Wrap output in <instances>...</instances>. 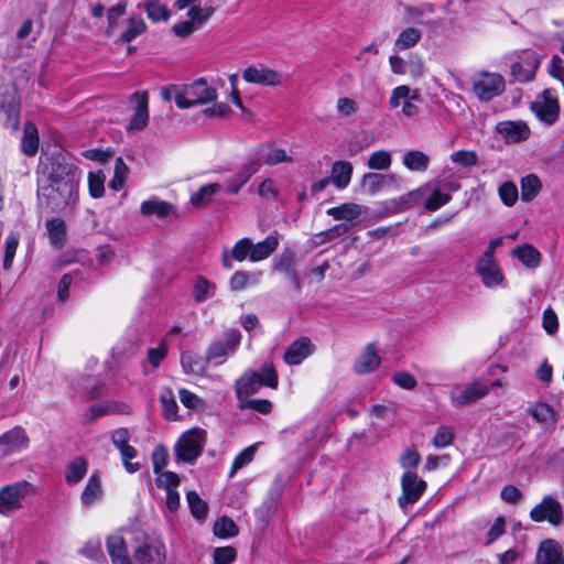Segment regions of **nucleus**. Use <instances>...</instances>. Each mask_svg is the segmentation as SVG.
Listing matches in <instances>:
<instances>
[{"label": "nucleus", "instance_id": "f257e3e1", "mask_svg": "<svg viewBox=\"0 0 564 564\" xmlns=\"http://www.w3.org/2000/svg\"><path fill=\"white\" fill-rule=\"evenodd\" d=\"M75 187L74 178H40L37 197L52 212H58L70 203Z\"/></svg>", "mask_w": 564, "mask_h": 564}, {"label": "nucleus", "instance_id": "f03ea898", "mask_svg": "<svg viewBox=\"0 0 564 564\" xmlns=\"http://www.w3.org/2000/svg\"><path fill=\"white\" fill-rule=\"evenodd\" d=\"M278 373L273 365L265 364L260 371L246 370L235 382V391L239 401L257 393L261 387L275 389L278 387Z\"/></svg>", "mask_w": 564, "mask_h": 564}, {"label": "nucleus", "instance_id": "7ed1b4c3", "mask_svg": "<svg viewBox=\"0 0 564 564\" xmlns=\"http://www.w3.org/2000/svg\"><path fill=\"white\" fill-rule=\"evenodd\" d=\"M217 96L215 87L208 85L204 78H198L178 88L174 95V101L180 109H188L215 101Z\"/></svg>", "mask_w": 564, "mask_h": 564}, {"label": "nucleus", "instance_id": "20e7f679", "mask_svg": "<svg viewBox=\"0 0 564 564\" xmlns=\"http://www.w3.org/2000/svg\"><path fill=\"white\" fill-rule=\"evenodd\" d=\"M205 443V430L195 427L184 432L175 444L176 458L187 464H194L200 456Z\"/></svg>", "mask_w": 564, "mask_h": 564}, {"label": "nucleus", "instance_id": "39448f33", "mask_svg": "<svg viewBox=\"0 0 564 564\" xmlns=\"http://www.w3.org/2000/svg\"><path fill=\"white\" fill-rule=\"evenodd\" d=\"M132 560L134 564H164L166 560L164 542L158 536L144 534L133 549Z\"/></svg>", "mask_w": 564, "mask_h": 564}, {"label": "nucleus", "instance_id": "423d86ee", "mask_svg": "<svg viewBox=\"0 0 564 564\" xmlns=\"http://www.w3.org/2000/svg\"><path fill=\"white\" fill-rule=\"evenodd\" d=\"M241 333L236 328L224 332L220 339L213 341L206 351V361L216 366L223 365L230 355H234L240 345Z\"/></svg>", "mask_w": 564, "mask_h": 564}, {"label": "nucleus", "instance_id": "0eeeda50", "mask_svg": "<svg viewBox=\"0 0 564 564\" xmlns=\"http://www.w3.org/2000/svg\"><path fill=\"white\" fill-rule=\"evenodd\" d=\"M32 485L26 480H20L6 485L0 489V514L11 516L22 508L24 498L29 495Z\"/></svg>", "mask_w": 564, "mask_h": 564}, {"label": "nucleus", "instance_id": "6e6552de", "mask_svg": "<svg viewBox=\"0 0 564 564\" xmlns=\"http://www.w3.org/2000/svg\"><path fill=\"white\" fill-rule=\"evenodd\" d=\"M473 91L482 101L499 96L506 87L503 77L498 73L478 72L473 77Z\"/></svg>", "mask_w": 564, "mask_h": 564}, {"label": "nucleus", "instance_id": "1a4fd4ad", "mask_svg": "<svg viewBox=\"0 0 564 564\" xmlns=\"http://www.w3.org/2000/svg\"><path fill=\"white\" fill-rule=\"evenodd\" d=\"M531 110L544 124L551 126L560 115V104L553 89L543 90L531 104Z\"/></svg>", "mask_w": 564, "mask_h": 564}, {"label": "nucleus", "instance_id": "9d476101", "mask_svg": "<svg viewBox=\"0 0 564 564\" xmlns=\"http://www.w3.org/2000/svg\"><path fill=\"white\" fill-rule=\"evenodd\" d=\"M530 519L533 522L547 521L551 525L558 527L563 521L562 505L553 496H545L540 503L531 509Z\"/></svg>", "mask_w": 564, "mask_h": 564}, {"label": "nucleus", "instance_id": "9b49d317", "mask_svg": "<svg viewBox=\"0 0 564 564\" xmlns=\"http://www.w3.org/2000/svg\"><path fill=\"white\" fill-rule=\"evenodd\" d=\"M283 162H293L292 155H290L286 150L278 147L274 143H265L259 147L257 151V159L256 161L250 162V166L247 169V173H257L261 163L268 165H276Z\"/></svg>", "mask_w": 564, "mask_h": 564}, {"label": "nucleus", "instance_id": "f8f14e48", "mask_svg": "<svg viewBox=\"0 0 564 564\" xmlns=\"http://www.w3.org/2000/svg\"><path fill=\"white\" fill-rule=\"evenodd\" d=\"M402 495L398 502L401 508L413 505L420 500L426 490V482L419 478L417 474L412 470H405L401 478Z\"/></svg>", "mask_w": 564, "mask_h": 564}, {"label": "nucleus", "instance_id": "ddd939ff", "mask_svg": "<svg viewBox=\"0 0 564 564\" xmlns=\"http://www.w3.org/2000/svg\"><path fill=\"white\" fill-rule=\"evenodd\" d=\"M540 64L539 56L531 50H524L517 55V59L511 63V75L514 80L520 83L533 79L535 70Z\"/></svg>", "mask_w": 564, "mask_h": 564}, {"label": "nucleus", "instance_id": "4468645a", "mask_svg": "<svg viewBox=\"0 0 564 564\" xmlns=\"http://www.w3.org/2000/svg\"><path fill=\"white\" fill-rule=\"evenodd\" d=\"M140 215L143 217L167 219L170 221H176L182 217L173 204L160 199L156 196H151L141 203Z\"/></svg>", "mask_w": 564, "mask_h": 564}, {"label": "nucleus", "instance_id": "2eb2a0df", "mask_svg": "<svg viewBox=\"0 0 564 564\" xmlns=\"http://www.w3.org/2000/svg\"><path fill=\"white\" fill-rule=\"evenodd\" d=\"M242 79L249 84L275 87L283 83V75L263 64L247 67L242 72Z\"/></svg>", "mask_w": 564, "mask_h": 564}, {"label": "nucleus", "instance_id": "dca6fc26", "mask_svg": "<svg viewBox=\"0 0 564 564\" xmlns=\"http://www.w3.org/2000/svg\"><path fill=\"white\" fill-rule=\"evenodd\" d=\"M30 438L22 426H14L0 435V456L8 457L29 447Z\"/></svg>", "mask_w": 564, "mask_h": 564}, {"label": "nucleus", "instance_id": "f3484780", "mask_svg": "<svg viewBox=\"0 0 564 564\" xmlns=\"http://www.w3.org/2000/svg\"><path fill=\"white\" fill-rule=\"evenodd\" d=\"M133 105V116L130 119L127 131L137 132L145 129L149 122V94L148 91H135L130 96Z\"/></svg>", "mask_w": 564, "mask_h": 564}, {"label": "nucleus", "instance_id": "a211bd4d", "mask_svg": "<svg viewBox=\"0 0 564 564\" xmlns=\"http://www.w3.org/2000/svg\"><path fill=\"white\" fill-rule=\"evenodd\" d=\"M475 272L486 288L505 286V276L494 258L480 256L475 263Z\"/></svg>", "mask_w": 564, "mask_h": 564}, {"label": "nucleus", "instance_id": "6ab92c4d", "mask_svg": "<svg viewBox=\"0 0 564 564\" xmlns=\"http://www.w3.org/2000/svg\"><path fill=\"white\" fill-rule=\"evenodd\" d=\"M420 97L417 89H411L406 85H401L392 89L389 105L391 108H397L402 102V115L408 118L415 117L419 113V108L413 104Z\"/></svg>", "mask_w": 564, "mask_h": 564}, {"label": "nucleus", "instance_id": "aec40b11", "mask_svg": "<svg viewBox=\"0 0 564 564\" xmlns=\"http://www.w3.org/2000/svg\"><path fill=\"white\" fill-rule=\"evenodd\" d=\"M495 130L508 144L527 141L531 135L529 126L522 120L500 121L496 124Z\"/></svg>", "mask_w": 564, "mask_h": 564}, {"label": "nucleus", "instance_id": "412c9836", "mask_svg": "<svg viewBox=\"0 0 564 564\" xmlns=\"http://www.w3.org/2000/svg\"><path fill=\"white\" fill-rule=\"evenodd\" d=\"M490 388L479 382H473L465 389H455L451 392L449 398L454 406H464L487 395Z\"/></svg>", "mask_w": 564, "mask_h": 564}, {"label": "nucleus", "instance_id": "4be33fe9", "mask_svg": "<svg viewBox=\"0 0 564 564\" xmlns=\"http://www.w3.org/2000/svg\"><path fill=\"white\" fill-rule=\"evenodd\" d=\"M535 561L538 564H564L562 546L553 539L543 540L538 547Z\"/></svg>", "mask_w": 564, "mask_h": 564}, {"label": "nucleus", "instance_id": "5701e85b", "mask_svg": "<svg viewBox=\"0 0 564 564\" xmlns=\"http://www.w3.org/2000/svg\"><path fill=\"white\" fill-rule=\"evenodd\" d=\"M251 239H239L231 249H224L221 252V263L225 269H232V262H243L251 257Z\"/></svg>", "mask_w": 564, "mask_h": 564}, {"label": "nucleus", "instance_id": "b1692460", "mask_svg": "<svg viewBox=\"0 0 564 564\" xmlns=\"http://www.w3.org/2000/svg\"><path fill=\"white\" fill-rule=\"evenodd\" d=\"M313 351L314 346L311 343L310 338L301 337L289 346L283 359L288 365H300L304 359L312 355Z\"/></svg>", "mask_w": 564, "mask_h": 564}, {"label": "nucleus", "instance_id": "393cba45", "mask_svg": "<svg viewBox=\"0 0 564 564\" xmlns=\"http://www.w3.org/2000/svg\"><path fill=\"white\" fill-rule=\"evenodd\" d=\"M104 498V489L101 485V477L98 471L93 473L80 495V502L83 506L89 508Z\"/></svg>", "mask_w": 564, "mask_h": 564}, {"label": "nucleus", "instance_id": "a878e982", "mask_svg": "<svg viewBox=\"0 0 564 564\" xmlns=\"http://www.w3.org/2000/svg\"><path fill=\"white\" fill-rule=\"evenodd\" d=\"M107 551L112 564H132L124 539L119 534L107 538Z\"/></svg>", "mask_w": 564, "mask_h": 564}, {"label": "nucleus", "instance_id": "bb28decb", "mask_svg": "<svg viewBox=\"0 0 564 564\" xmlns=\"http://www.w3.org/2000/svg\"><path fill=\"white\" fill-rule=\"evenodd\" d=\"M380 357L373 344H368L354 365V371L359 375L375 371L380 366Z\"/></svg>", "mask_w": 564, "mask_h": 564}, {"label": "nucleus", "instance_id": "cd10ccee", "mask_svg": "<svg viewBox=\"0 0 564 564\" xmlns=\"http://www.w3.org/2000/svg\"><path fill=\"white\" fill-rule=\"evenodd\" d=\"M278 247H279V237L275 234L269 235L262 241H259L257 243H253L251 241L250 261L259 262V261L268 259L276 250Z\"/></svg>", "mask_w": 564, "mask_h": 564}, {"label": "nucleus", "instance_id": "c85d7f7f", "mask_svg": "<svg viewBox=\"0 0 564 564\" xmlns=\"http://www.w3.org/2000/svg\"><path fill=\"white\" fill-rule=\"evenodd\" d=\"M0 112L3 116L4 126L11 128L13 131H17L20 126V104L13 97L3 98L0 101Z\"/></svg>", "mask_w": 564, "mask_h": 564}, {"label": "nucleus", "instance_id": "c756f323", "mask_svg": "<svg viewBox=\"0 0 564 564\" xmlns=\"http://www.w3.org/2000/svg\"><path fill=\"white\" fill-rule=\"evenodd\" d=\"M50 243L57 249L64 247L66 241V224L62 218H52L45 223Z\"/></svg>", "mask_w": 564, "mask_h": 564}, {"label": "nucleus", "instance_id": "7c9ffc66", "mask_svg": "<svg viewBox=\"0 0 564 564\" xmlns=\"http://www.w3.org/2000/svg\"><path fill=\"white\" fill-rule=\"evenodd\" d=\"M532 417L545 427H554L557 416L551 405L544 402H535L528 409Z\"/></svg>", "mask_w": 564, "mask_h": 564}, {"label": "nucleus", "instance_id": "2f4dec72", "mask_svg": "<svg viewBox=\"0 0 564 564\" xmlns=\"http://www.w3.org/2000/svg\"><path fill=\"white\" fill-rule=\"evenodd\" d=\"M39 132L34 123L26 121L21 140V150L28 156H34L39 150Z\"/></svg>", "mask_w": 564, "mask_h": 564}, {"label": "nucleus", "instance_id": "473e14b6", "mask_svg": "<svg viewBox=\"0 0 564 564\" xmlns=\"http://www.w3.org/2000/svg\"><path fill=\"white\" fill-rule=\"evenodd\" d=\"M512 253L523 265L530 269L539 267L541 262L540 251L529 243L517 247Z\"/></svg>", "mask_w": 564, "mask_h": 564}, {"label": "nucleus", "instance_id": "72a5a7b5", "mask_svg": "<svg viewBox=\"0 0 564 564\" xmlns=\"http://www.w3.org/2000/svg\"><path fill=\"white\" fill-rule=\"evenodd\" d=\"M206 359L204 360L198 354L194 351H184L181 355V365L185 373L188 375H200L205 371V364Z\"/></svg>", "mask_w": 564, "mask_h": 564}, {"label": "nucleus", "instance_id": "f704fd0d", "mask_svg": "<svg viewBox=\"0 0 564 564\" xmlns=\"http://www.w3.org/2000/svg\"><path fill=\"white\" fill-rule=\"evenodd\" d=\"M88 469L87 460L83 457H76L70 460L66 467L65 481L68 485L78 484L86 475Z\"/></svg>", "mask_w": 564, "mask_h": 564}, {"label": "nucleus", "instance_id": "c9c22d12", "mask_svg": "<svg viewBox=\"0 0 564 564\" xmlns=\"http://www.w3.org/2000/svg\"><path fill=\"white\" fill-rule=\"evenodd\" d=\"M327 215L336 220L351 221L361 215V206L355 203H345L340 206L329 208Z\"/></svg>", "mask_w": 564, "mask_h": 564}, {"label": "nucleus", "instance_id": "e433bc0d", "mask_svg": "<svg viewBox=\"0 0 564 564\" xmlns=\"http://www.w3.org/2000/svg\"><path fill=\"white\" fill-rule=\"evenodd\" d=\"M403 164L412 172L424 173L430 163L429 156L421 151H409L404 154Z\"/></svg>", "mask_w": 564, "mask_h": 564}, {"label": "nucleus", "instance_id": "4c0bfd02", "mask_svg": "<svg viewBox=\"0 0 564 564\" xmlns=\"http://www.w3.org/2000/svg\"><path fill=\"white\" fill-rule=\"evenodd\" d=\"M147 31V24L140 15H131L127 20V28L120 36V41L129 43Z\"/></svg>", "mask_w": 564, "mask_h": 564}, {"label": "nucleus", "instance_id": "58836bf2", "mask_svg": "<svg viewBox=\"0 0 564 564\" xmlns=\"http://www.w3.org/2000/svg\"><path fill=\"white\" fill-rule=\"evenodd\" d=\"M220 189V186L216 183H212L203 186L199 191L191 196V203L196 208H203L207 206L213 196Z\"/></svg>", "mask_w": 564, "mask_h": 564}, {"label": "nucleus", "instance_id": "ea45409f", "mask_svg": "<svg viewBox=\"0 0 564 564\" xmlns=\"http://www.w3.org/2000/svg\"><path fill=\"white\" fill-rule=\"evenodd\" d=\"M143 7L148 18L154 23L165 22L170 19L171 13L169 8L159 1H147Z\"/></svg>", "mask_w": 564, "mask_h": 564}, {"label": "nucleus", "instance_id": "a19ab883", "mask_svg": "<svg viewBox=\"0 0 564 564\" xmlns=\"http://www.w3.org/2000/svg\"><path fill=\"white\" fill-rule=\"evenodd\" d=\"M422 37V32L416 28H408L403 30L395 40L394 46L404 51L413 47Z\"/></svg>", "mask_w": 564, "mask_h": 564}, {"label": "nucleus", "instance_id": "79ce46f5", "mask_svg": "<svg viewBox=\"0 0 564 564\" xmlns=\"http://www.w3.org/2000/svg\"><path fill=\"white\" fill-rule=\"evenodd\" d=\"M186 500L192 516L197 520H204L208 513V505L194 490L186 494Z\"/></svg>", "mask_w": 564, "mask_h": 564}, {"label": "nucleus", "instance_id": "37998d69", "mask_svg": "<svg viewBox=\"0 0 564 564\" xmlns=\"http://www.w3.org/2000/svg\"><path fill=\"white\" fill-rule=\"evenodd\" d=\"M160 401L164 409V416L167 420L177 417V403L171 388H163L160 392Z\"/></svg>", "mask_w": 564, "mask_h": 564}, {"label": "nucleus", "instance_id": "c03bdc74", "mask_svg": "<svg viewBox=\"0 0 564 564\" xmlns=\"http://www.w3.org/2000/svg\"><path fill=\"white\" fill-rule=\"evenodd\" d=\"M214 14L213 7L193 6L188 12V21L198 30Z\"/></svg>", "mask_w": 564, "mask_h": 564}, {"label": "nucleus", "instance_id": "a18cd8bd", "mask_svg": "<svg viewBox=\"0 0 564 564\" xmlns=\"http://www.w3.org/2000/svg\"><path fill=\"white\" fill-rule=\"evenodd\" d=\"M127 1L121 0L117 4L112 6L108 12H107V20H108V26H107V35L110 36L113 34L118 20L126 13L127 11Z\"/></svg>", "mask_w": 564, "mask_h": 564}, {"label": "nucleus", "instance_id": "49530a36", "mask_svg": "<svg viewBox=\"0 0 564 564\" xmlns=\"http://www.w3.org/2000/svg\"><path fill=\"white\" fill-rule=\"evenodd\" d=\"M294 267L295 256L290 250L283 251L273 260V271L286 274L290 271L294 270Z\"/></svg>", "mask_w": 564, "mask_h": 564}, {"label": "nucleus", "instance_id": "de8ad7c7", "mask_svg": "<svg viewBox=\"0 0 564 564\" xmlns=\"http://www.w3.org/2000/svg\"><path fill=\"white\" fill-rule=\"evenodd\" d=\"M214 533L219 538H231L238 534V528L231 519L223 517L215 522Z\"/></svg>", "mask_w": 564, "mask_h": 564}, {"label": "nucleus", "instance_id": "09e8293b", "mask_svg": "<svg viewBox=\"0 0 564 564\" xmlns=\"http://www.w3.org/2000/svg\"><path fill=\"white\" fill-rule=\"evenodd\" d=\"M254 454H256V446L254 445H251V446L245 448L243 451H241L235 457V459L232 462V466H231V469H230V473H229V477H234V475L239 469H241L242 467H245L246 465L251 463L253 457H254Z\"/></svg>", "mask_w": 564, "mask_h": 564}, {"label": "nucleus", "instance_id": "8fccbe9b", "mask_svg": "<svg viewBox=\"0 0 564 564\" xmlns=\"http://www.w3.org/2000/svg\"><path fill=\"white\" fill-rule=\"evenodd\" d=\"M454 441V431L451 426L441 425L432 440V444L436 448H444L449 446Z\"/></svg>", "mask_w": 564, "mask_h": 564}, {"label": "nucleus", "instance_id": "3c124183", "mask_svg": "<svg viewBox=\"0 0 564 564\" xmlns=\"http://www.w3.org/2000/svg\"><path fill=\"white\" fill-rule=\"evenodd\" d=\"M542 185L540 178H521V198L530 202L540 192Z\"/></svg>", "mask_w": 564, "mask_h": 564}, {"label": "nucleus", "instance_id": "603ef678", "mask_svg": "<svg viewBox=\"0 0 564 564\" xmlns=\"http://www.w3.org/2000/svg\"><path fill=\"white\" fill-rule=\"evenodd\" d=\"M239 408L241 410L245 409H251L253 411H257L261 414H269L272 410V404L269 400L265 399H242V401H239Z\"/></svg>", "mask_w": 564, "mask_h": 564}, {"label": "nucleus", "instance_id": "864d4df0", "mask_svg": "<svg viewBox=\"0 0 564 564\" xmlns=\"http://www.w3.org/2000/svg\"><path fill=\"white\" fill-rule=\"evenodd\" d=\"M359 110L358 104L349 97H340L336 101V111L343 118H350Z\"/></svg>", "mask_w": 564, "mask_h": 564}, {"label": "nucleus", "instance_id": "5fc2aeb1", "mask_svg": "<svg viewBox=\"0 0 564 564\" xmlns=\"http://www.w3.org/2000/svg\"><path fill=\"white\" fill-rule=\"evenodd\" d=\"M391 165V155L387 151L373 152L368 160V166L372 170H388Z\"/></svg>", "mask_w": 564, "mask_h": 564}, {"label": "nucleus", "instance_id": "6e6d98bb", "mask_svg": "<svg viewBox=\"0 0 564 564\" xmlns=\"http://www.w3.org/2000/svg\"><path fill=\"white\" fill-rule=\"evenodd\" d=\"M118 449L121 454L122 463L126 470L130 474L138 471L140 469V464L131 463V459H133L137 456V449L130 445H126Z\"/></svg>", "mask_w": 564, "mask_h": 564}, {"label": "nucleus", "instance_id": "4d7b16f0", "mask_svg": "<svg viewBox=\"0 0 564 564\" xmlns=\"http://www.w3.org/2000/svg\"><path fill=\"white\" fill-rule=\"evenodd\" d=\"M19 245V236L15 234H11L7 237L4 242V258H3V267L6 269L10 268Z\"/></svg>", "mask_w": 564, "mask_h": 564}, {"label": "nucleus", "instance_id": "13d9d810", "mask_svg": "<svg viewBox=\"0 0 564 564\" xmlns=\"http://www.w3.org/2000/svg\"><path fill=\"white\" fill-rule=\"evenodd\" d=\"M212 288L213 285L208 280L202 276L197 278L193 289L194 300L198 303L205 301L208 297Z\"/></svg>", "mask_w": 564, "mask_h": 564}, {"label": "nucleus", "instance_id": "bf43d9fd", "mask_svg": "<svg viewBox=\"0 0 564 564\" xmlns=\"http://www.w3.org/2000/svg\"><path fill=\"white\" fill-rule=\"evenodd\" d=\"M499 195L507 206H512L518 199V188L513 183L505 182L499 187Z\"/></svg>", "mask_w": 564, "mask_h": 564}, {"label": "nucleus", "instance_id": "052dcab7", "mask_svg": "<svg viewBox=\"0 0 564 564\" xmlns=\"http://www.w3.org/2000/svg\"><path fill=\"white\" fill-rule=\"evenodd\" d=\"M506 532V520L503 517L496 518L495 522L490 527L489 531L487 532V541L485 542V545H490L496 540H498L501 535H503Z\"/></svg>", "mask_w": 564, "mask_h": 564}, {"label": "nucleus", "instance_id": "680f3d73", "mask_svg": "<svg viewBox=\"0 0 564 564\" xmlns=\"http://www.w3.org/2000/svg\"><path fill=\"white\" fill-rule=\"evenodd\" d=\"M237 555L232 546L217 547L214 551V564H230Z\"/></svg>", "mask_w": 564, "mask_h": 564}, {"label": "nucleus", "instance_id": "e2e57ef3", "mask_svg": "<svg viewBox=\"0 0 564 564\" xmlns=\"http://www.w3.org/2000/svg\"><path fill=\"white\" fill-rule=\"evenodd\" d=\"M113 151L112 150H102V149H90L86 150L83 155L90 161L98 162L100 164H105L109 162L113 158Z\"/></svg>", "mask_w": 564, "mask_h": 564}, {"label": "nucleus", "instance_id": "0e129e2a", "mask_svg": "<svg viewBox=\"0 0 564 564\" xmlns=\"http://www.w3.org/2000/svg\"><path fill=\"white\" fill-rule=\"evenodd\" d=\"M451 199V196L446 193H442L438 189L433 191V193L430 195V197L425 202V208L429 210H436L446 203H448Z\"/></svg>", "mask_w": 564, "mask_h": 564}, {"label": "nucleus", "instance_id": "69168bd1", "mask_svg": "<svg viewBox=\"0 0 564 564\" xmlns=\"http://www.w3.org/2000/svg\"><path fill=\"white\" fill-rule=\"evenodd\" d=\"M451 159L454 163L463 166H471L477 163V154L469 150H459L452 153Z\"/></svg>", "mask_w": 564, "mask_h": 564}, {"label": "nucleus", "instance_id": "338daca9", "mask_svg": "<svg viewBox=\"0 0 564 564\" xmlns=\"http://www.w3.org/2000/svg\"><path fill=\"white\" fill-rule=\"evenodd\" d=\"M156 484L159 487L164 488L165 490L176 489L180 484V477L177 474L172 471H161L158 474Z\"/></svg>", "mask_w": 564, "mask_h": 564}, {"label": "nucleus", "instance_id": "774afa93", "mask_svg": "<svg viewBox=\"0 0 564 564\" xmlns=\"http://www.w3.org/2000/svg\"><path fill=\"white\" fill-rule=\"evenodd\" d=\"M392 381L405 390H412L416 387L415 378L406 371L394 372L392 376Z\"/></svg>", "mask_w": 564, "mask_h": 564}]
</instances>
